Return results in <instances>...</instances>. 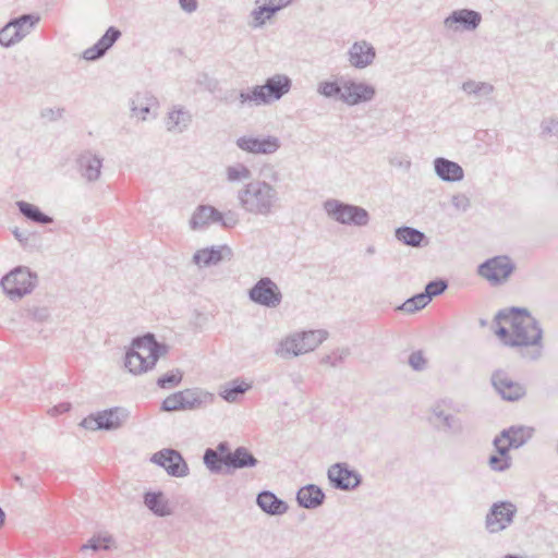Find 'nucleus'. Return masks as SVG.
Returning <instances> with one entry per match:
<instances>
[{"label": "nucleus", "mask_w": 558, "mask_h": 558, "mask_svg": "<svg viewBox=\"0 0 558 558\" xmlns=\"http://www.w3.org/2000/svg\"><path fill=\"white\" fill-rule=\"evenodd\" d=\"M452 206L460 211H466L471 206V201L465 194H456L451 197Z\"/></svg>", "instance_id": "603ef678"}, {"label": "nucleus", "mask_w": 558, "mask_h": 558, "mask_svg": "<svg viewBox=\"0 0 558 558\" xmlns=\"http://www.w3.org/2000/svg\"><path fill=\"white\" fill-rule=\"evenodd\" d=\"M535 429L524 425H512L501 430V437L510 442L513 449L524 446L534 435Z\"/></svg>", "instance_id": "7c9ffc66"}, {"label": "nucleus", "mask_w": 558, "mask_h": 558, "mask_svg": "<svg viewBox=\"0 0 558 558\" xmlns=\"http://www.w3.org/2000/svg\"><path fill=\"white\" fill-rule=\"evenodd\" d=\"M121 36L122 33L118 27L109 26L105 34L92 47L83 51V59L86 61H97L101 59Z\"/></svg>", "instance_id": "412c9836"}, {"label": "nucleus", "mask_w": 558, "mask_h": 558, "mask_svg": "<svg viewBox=\"0 0 558 558\" xmlns=\"http://www.w3.org/2000/svg\"><path fill=\"white\" fill-rule=\"evenodd\" d=\"M183 380V372L174 368L158 377L156 384L161 389H170L179 386Z\"/></svg>", "instance_id": "a19ab883"}, {"label": "nucleus", "mask_w": 558, "mask_h": 558, "mask_svg": "<svg viewBox=\"0 0 558 558\" xmlns=\"http://www.w3.org/2000/svg\"><path fill=\"white\" fill-rule=\"evenodd\" d=\"M430 303V301L427 298V294L425 292H420L411 298L407 299L401 305H399L396 310L402 311L409 314H413L420 310H423L425 306H427Z\"/></svg>", "instance_id": "58836bf2"}, {"label": "nucleus", "mask_w": 558, "mask_h": 558, "mask_svg": "<svg viewBox=\"0 0 558 558\" xmlns=\"http://www.w3.org/2000/svg\"><path fill=\"white\" fill-rule=\"evenodd\" d=\"M348 353H349L348 350L333 351L331 354H327V355L323 356L320 360V363L329 364L335 367L343 362V360L348 355Z\"/></svg>", "instance_id": "8fccbe9b"}, {"label": "nucleus", "mask_w": 558, "mask_h": 558, "mask_svg": "<svg viewBox=\"0 0 558 558\" xmlns=\"http://www.w3.org/2000/svg\"><path fill=\"white\" fill-rule=\"evenodd\" d=\"M143 504L156 517L165 518L172 514L169 499L162 490H147L143 494Z\"/></svg>", "instance_id": "c85d7f7f"}, {"label": "nucleus", "mask_w": 558, "mask_h": 558, "mask_svg": "<svg viewBox=\"0 0 558 558\" xmlns=\"http://www.w3.org/2000/svg\"><path fill=\"white\" fill-rule=\"evenodd\" d=\"M236 199L240 207L247 214L268 217L277 207L279 193L265 180H253L238 191Z\"/></svg>", "instance_id": "20e7f679"}, {"label": "nucleus", "mask_w": 558, "mask_h": 558, "mask_svg": "<svg viewBox=\"0 0 558 558\" xmlns=\"http://www.w3.org/2000/svg\"><path fill=\"white\" fill-rule=\"evenodd\" d=\"M488 465L493 471L505 472L511 466V459L492 454L488 458Z\"/></svg>", "instance_id": "de8ad7c7"}, {"label": "nucleus", "mask_w": 558, "mask_h": 558, "mask_svg": "<svg viewBox=\"0 0 558 558\" xmlns=\"http://www.w3.org/2000/svg\"><path fill=\"white\" fill-rule=\"evenodd\" d=\"M111 536H100V535H94L90 537L85 544L81 546V550H94L98 551L100 549H108L109 547L106 545L111 541Z\"/></svg>", "instance_id": "a18cd8bd"}, {"label": "nucleus", "mask_w": 558, "mask_h": 558, "mask_svg": "<svg viewBox=\"0 0 558 558\" xmlns=\"http://www.w3.org/2000/svg\"><path fill=\"white\" fill-rule=\"evenodd\" d=\"M434 171L444 182H460L464 178L463 168L456 161L445 157H437L433 161Z\"/></svg>", "instance_id": "bb28decb"}, {"label": "nucleus", "mask_w": 558, "mask_h": 558, "mask_svg": "<svg viewBox=\"0 0 558 558\" xmlns=\"http://www.w3.org/2000/svg\"><path fill=\"white\" fill-rule=\"evenodd\" d=\"M4 522H5V512L4 510L0 507V527H2L4 525Z\"/></svg>", "instance_id": "0e129e2a"}, {"label": "nucleus", "mask_w": 558, "mask_h": 558, "mask_svg": "<svg viewBox=\"0 0 558 558\" xmlns=\"http://www.w3.org/2000/svg\"><path fill=\"white\" fill-rule=\"evenodd\" d=\"M480 324H481V326H483V327H484V326H486V320H485V319H481V320H480Z\"/></svg>", "instance_id": "338daca9"}, {"label": "nucleus", "mask_w": 558, "mask_h": 558, "mask_svg": "<svg viewBox=\"0 0 558 558\" xmlns=\"http://www.w3.org/2000/svg\"><path fill=\"white\" fill-rule=\"evenodd\" d=\"M268 2L277 7L276 9L278 11H281L282 9L289 7L293 0H268Z\"/></svg>", "instance_id": "680f3d73"}, {"label": "nucleus", "mask_w": 558, "mask_h": 558, "mask_svg": "<svg viewBox=\"0 0 558 558\" xmlns=\"http://www.w3.org/2000/svg\"><path fill=\"white\" fill-rule=\"evenodd\" d=\"M541 136L544 138L558 137V119L546 118L541 122Z\"/></svg>", "instance_id": "49530a36"}, {"label": "nucleus", "mask_w": 558, "mask_h": 558, "mask_svg": "<svg viewBox=\"0 0 558 558\" xmlns=\"http://www.w3.org/2000/svg\"><path fill=\"white\" fill-rule=\"evenodd\" d=\"M236 146L248 154L270 155L280 148V141L272 135L258 136H241L235 142Z\"/></svg>", "instance_id": "aec40b11"}, {"label": "nucleus", "mask_w": 558, "mask_h": 558, "mask_svg": "<svg viewBox=\"0 0 558 558\" xmlns=\"http://www.w3.org/2000/svg\"><path fill=\"white\" fill-rule=\"evenodd\" d=\"M215 395L202 388H187L175 391L162 400L160 410L163 412L193 411L211 404Z\"/></svg>", "instance_id": "423d86ee"}, {"label": "nucleus", "mask_w": 558, "mask_h": 558, "mask_svg": "<svg viewBox=\"0 0 558 558\" xmlns=\"http://www.w3.org/2000/svg\"><path fill=\"white\" fill-rule=\"evenodd\" d=\"M76 166L78 172L86 181L95 182L100 177L102 159L90 151H84L76 158Z\"/></svg>", "instance_id": "a878e982"}, {"label": "nucleus", "mask_w": 558, "mask_h": 558, "mask_svg": "<svg viewBox=\"0 0 558 558\" xmlns=\"http://www.w3.org/2000/svg\"><path fill=\"white\" fill-rule=\"evenodd\" d=\"M482 22V14L472 9H459L452 11L444 21L447 28L458 31L459 26L464 31H475Z\"/></svg>", "instance_id": "4be33fe9"}, {"label": "nucleus", "mask_w": 558, "mask_h": 558, "mask_svg": "<svg viewBox=\"0 0 558 558\" xmlns=\"http://www.w3.org/2000/svg\"><path fill=\"white\" fill-rule=\"evenodd\" d=\"M248 299L267 308L277 307L282 301V293L277 283L269 277H263L247 292Z\"/></svg>", "instance_id": "4468645a"}, {"label": "nucleus", "mask_w": 558, "mask_h": 558, "mask_svg": "<svg viewBox=\"0 0 558 558\" xmlns=\"http://www.w3.org/2000/svg\"><path fill=\"white\" fill-rule=\"evenodd\" d=\"M203 462L211 474L232 475L242 469H252L258 465V459L244 446L231 450L228 441H220L215 448H207L203 454Z\"/></svg>", "instance_id": "f03ea898"}, {"label": "nucleus", "mask_w": 558, "mask_h": 558, "mask_svg": "<svg viewBox=\"0 0 558 558\" xmlns=\"http://www.w3.org/2000/svg\"><path fill=\"white\" fill-rule=\"evenodd\" d=\"M241 89L240 90H236V89H229L227 90L223 96L220 97V100L227 105H231L233 104L234 101H239V107L242 108L243 106L241 105Z\"/></svg>", "instance_id": "5fc2aeb1"}, {"label": "nucleus", "mask_w": 558, "mask_h": 558, "mask_svg": "<svg viewBox=\"0 0 558 558\" xmlns=\"http://www.w3.org/2000/svg\"><path fill=\"white\" fill-rule=\"evenodd\" d=\"M461 89L469 95L482 98L490 96L494 92V86L490 83L469 80L462 84Z\"/></svg>", "instance_id": "ea45409f"}, {"label": "nucleus", "mask_w": 558, "mask_h": 558, "mask_svg": "<svg viewBox=\"0 0 558 558\" xmlns=\"http://www.w3.org/2000/svg\"><path fill=\"white\" fill-rule=\"evenodd\" d=\"M395 236L402 244H422L426 240L424 232L408 226L397 228Z\"/></svg>", "instance_id": "c9c22d12"}, {"label": "nucleus", "mask_w": 558, "mask_h": 558, "mask_svg": "<svg viewBox=\"0 0 558 558\" xmlns=\"http://www.w3.org/2000/svg\"><path fill=\"white\" fill-rule=\"evenodd\" d=\"M409 365L412 367V369L416 372H421L425 369L427 360L423 355L422 351H414L409 355L408 360Z\"/></svg>", "instance_id": "09e8293b"}, {"label": "nucleus", "mask_w": 558, "mask_h": 558, "mask_svg": "<svg viewBox=\"0 0 558 558\" xmlns=\"http://www.w3.org/2000/svg\"><path fill=\"white\" fill-rule=\"evenodd\" d=\"M299 380H300V376H299V375H298V376H295V378H293V381H294L295 384H296V383H299Z\"/></svg>", "instance_id": "774afa93"}, {"label": "nucleus", "mask_w": 558, "mask_h": 558, "mask_svg": "<svg viewBox=\"0 0 558 558\" xmlns=\"http://www.w3.org/2000/svg\"><path fill=\"white\" fill-rule=\"evenodd\" d=\"M252 388V385L245 383L240 378H235L229 383H227L221 390L219 391V396L227 402H235L240 396L244 395Z\"/></svg>", "instance_id": "f704fd0d"}, {"label": "nucleus", "mask_w": 558, "mask_h": 558, "mask_svg": "<svg viewBox=\"0 0 558 558\" xmlns=\"http://www.w3.org/2000/svg\"><path fill=\"white\" fill-rule=\"evenodd\" d=\"M494 323L497 325L495 335L507 347L529 348L533 350L527 356L531 361L541 357L543 351V328L541 323L526 307L510 306L499 310Z\"/></svg>", "instance_id": "f257e3e1"}, {"label": "nucleus", "mask_w": 558, "mask_h": 558, "mask_svg": "<svg viewBox=\"0 0 558 558\" xmlns=\"http://www.w3.org/2000/svg\"><path fill=\"white\" fill-rule=\"evenodd\" d=\"M375 254V246H367L365 255H373Z\"/></svg>", "instance_id": "69168bd1"}, {"label": "nucleus", "mask_w": 558, "mask_h": 558, "mask_svg": "<svg viewBox=\"0 0 558 558\" xmlns=\"http://www.w3.org/2000/svg\"><path fill=\"white\" fill-rule=\"evenodd\" d=\"M199 85H204L209 92H214L218 86V81L210 77L207 73H201L197 78Z\"/></svg>", "instance_id": "864d4df0"}, {"label": "nucleus", "mask_w": 558, "mask_h": 558, "mask_svg": "<svg viewBox=\"0 0 558 558\" xmlns=\"http://www.w3.org/2000/svg\"><path fill=\"white\" fill-rule=\"evenodd\" d=\"M129 412L124 408L113 407L84 417L81 426L89 430H114L128 420Z\"/></svg>", "instance_id": "9b49d317"}, {"label": "nucleus", "mask_w": 558, "mask_h": 558, "mask_svg": "<svg viewBox=\"0 0 558 558\" xmlns=\"http://www.w3.org/2000/svg\"><path fill=\"white\" fill-rule=\"evenodd\" d=\"M256 505L263 512L271 517L282 515L289 509L288 504L271 490L259 492L256 496Z\"/></svg>", "instance_id": "cd10ccee"}, {"label": "nucleus", "mask_w": 558, "mask_h": 558, "mask_svg": "<svg viewBox=\"0 0 558 558\" xmlns=\"http://www.w3.org/2000/svg\"><path fill=\"white\" fill-rule=\"evenodd\" d=\"M15 239L23 243L28 240V233L26 231H20L17 228L13 231Z\"/></svg>", "instance_id": "e2e57ef3"}, {"label": "nucleus", "mask_w": 558, "mask_h": 558, "mask_svg": "<svg viewBox=\"0 0 558 558\" xmlns=\"http://www.w3.org/2000/svg\"><path fill=\"white\" fill-rule=\"evenodd\" d=\"M514 270L515 264L508 255H496L481 263L476 271L490 286L497 287L507 282Z\"/></svg>", "instance_id": "9d476101"}, {"label": "nucleus", "mask_w": 558, "mask_h": 558, "mask_svg": "<svg viewBox=\"0 0 558 558\" xmlns=\"http://www.w3.org/2000/svg\"><path fill=\"white\" fill-rule=\"evenodd\" d=\"M295 499L299 507L314 510L324 505L326 494L318 485L306 484L298 489Z\"/></svg>", "instance_id": "393cba45"}, {"label": "nucleus", "mask_w": 558, "mask_h": 558, "mask_svg": "<svg viewBox=\"0 0 558 558\" xmlns=\"http://www.w3.org/2000/svg\"><path fill=\"white\" fill-rule=\"evenodd\" d=\"M271 3H264L252 10L253 27H262L267 21L271 20L279 11Z\"/></svg>", "instance_id": "e433bc0d"}, {"label": "nucleus", "mask_w": 558, "mask_h": 558, "mask_svg": "<svg viewBox=\"0 0 558 558\" xmlns=\"http://www.w3.org/2000/svg\"><path fill=\"white\" fill-rule=\"evenodd\" d=\"M501 440H505L502 437H501V433L495 437L493 444H494V447L496 449V456H500V457H504V458H507V459H511L510 454H509V451L513 449L512 446H510V442L507 441V444H504L501 445Z\"/></svg>", "instance_id": "3c124183"}, {"label": "nucleus", "mask_w": 558, "mask_h": 558, "mask_svg": "<svg viewBox=\"0 0 558 558\" xmlns=\"http://www.w3.org/2000/svg\"><path fill=\"white\" fill-rule=\"evenodd\" d=\"M292 80L286 74H275L266 78L263 85L241 89L242 106L269 105L281 99L290 92Z\"/></svg>", "instance_id": "39448f33"}, {"label": "nucleus", "mask_w": 558, "mask_h": 558, "mask_svg": "<svg viewBox=\"0 0 558 558\" xmlns=\"http://www.w3.org/2000/svg\"><path fill=\"white\" fill-rule=\"evenodd\" d=\"M180 8L186 13H193L198 8L197 0H179Z\"/></svg>", "instance_id": "4d7b16f0"}, {"label": "nucleus", "mask_w": 558, "mask_h": 558, "mask_svg": "<svg viewBox=\"0 0 558 558\" xmlns=\"http://www.w3.org/2000/svg\"><path fill=\"white\" fill-rule=\"evenodd\" d=\"M449 287V282L445 278H435L428 281L424 288L425 294H427L428 300H432L436 296H439L446 292Z\"/></svg>", "instance_id": "37998d69"}, {"label": "nucleus", "mask_w": 558, "mask_h": 558, "mask_svg": "<svg viewBox=\"0 0 558 558\" xmlns=\"http://www.w3.org/2000/svg\"><path fill=\"white\" fill-rule=\"evenodd\" d=\"M38 283V276L26 266H16L5 274L0 286L10 300H21L31 294Z\"/></svg>", "instance_id": "0eeeda50"}, {"label": "nucleus", "mask_w": 558, "mask_h": 558, "mask_svg": "<svg viewBox=\"0 0 558 558\" xmlns=\"http://www.w3.org/2000/svg\"><path fill=\"white\" fill-rule=\"evenodd\" d=\"M150 461L173 477H184L189 474V465L180 451L172 448H165L155 452Z\"/></svg>", "instance_id": "2eb2a0df"}, {"label": "nucleus", "mask_w": 558, "mask_h": 558, "mask_svg": "<svg viewBox=\"0 0 558 558\" xmlns=\"http://www.w3.org/2000/svg\"><path fill=\"white\" fill-rule=\"evenodd\" d=\"M490 380L497 393L505 401L515 402L524 398L526 395L525 386L511 379L508 373L504 369H496L492 374Z\"/></svg>", "instance_id": "dca6fc26"}, {"label": "nucleus", "mask_w": 558, "mask_h": 558, "mask_svg": "<svg viewBox=\"0 0 558 558\" xmlns=\"http://www.w3.org/2000/svg\"><path fill=\"white\" fill-rule=\"evenodd\" d=\"M347 54L350 65L354 69L362 70L374 62L376 50L371 43L360 40L352 44Z\"/></svg>", "instance_id": "5701e85b"}, {"label": "nucleus", "mask_w": 558, "mask_h": 558, "mask_svg": "<svg viewBox=\"0 0 558 558\" xmlns=\"http://www.w3.org/2000/svg\"><path fill=\"white\" fill-rule=\"evenodd\" d=\"M343 100L349 107L372 101L376 96V88L366 82L347 78L343 81Z\"/></svg>", "instance_id": "a211bd4d"}, {"label": "nucleus", "mask_w": 558, "mask_h": 558, "mask_svg": "<svg viewBox=\"0 0 558 558\" xmlns=\"http://www.w3.org/2000/svg\"><path fill=\"white\" fill-rule=\"evenodd\" d=\"M232 255L230 246H205L194 253L193 262L199 268L211 267L225 258L230 259Z\"/></svg>", "instance_id": "b1692460"}, {"label": "nucleus", "mask_w": 558, "mask_h": 558, "mask_svg": "<svg viewBox=\"0 0 558 558\" xmlns=\"http://www.w3.org/2000/svg\"><path fill=\"white\" fill-rule=\"evenodd\" d=\"M446 400L437 401L430 409L432 417L429 423L434 425L436 429L444 430L452 435H461L464 430L462 421L445 411Z\"/></svg>", "instance_id": "6ab92c4d"}, {"label": "nucleus", "mask_w": 558, "mask_h": 558, "mask_svg": "<svg viewBox=\"0 0 558 558\" xmlns=\"http://www.w3.org/2000/svg\"><path fill=\"white\" fill-rule=\"evenodd\" d=\"M158 107L157 99L148 94H136L131 100V112L133 116H140L145 121L150 111Z\"/></svg>", "instance_id": "473e14b6"}, {"label": "nucleus", "mask_w": 558, "mask_h": 558, "mask_svg": "<svg viewBox=\"0 0 558 558\" xmlns=\"http://www.w3.org/2000/svg\"><path fill=\"white\" fill-rule=\"evenodd\" d=\"M40 21V16L36 13L22 14L10 21L15 26V31H19L21 39H23Z\"/></svg>", "instance_id": "4c0bfd02"}, {"label": "nucleus", "mask_w": 558, "mask_h": 558, "mask_svg": "<svg viewBox=\"0 0 558 558\" xmlns=\"http://www.w3.org/2000/svg\"><path fill=\"white\" fill-rule=\"evenodd\" d=\"M327 337L328 331L324 329L295 332L280 342L276 353L282 357L299 356L315 350Z\"/></svg>", "instance_id": "6e6552de"}, {"label": "nucleus", "mask_w": 558, "mask_h": 558, "mask_svg": "<svg viewBox=\"0 0 558 558\" xmlns=\"http://www.w3.org/2000/svg\"><path fill=\"white\" fill-rule=\"evenodd\" d=\"M71 408H72L71 403L62 402V403H59L58 405L53 407L52 411L56 414H62V413L69 412L71 410Z\"/></svg>", "instance_id": "052dcab7"}, {"label": "nucleus", "mask_w": 558, "mask_h": 558, "mask_svg": "<svg viewBox=\"0 0 558 558\" xmlns=\"http://www.w3.org/2000/svg\"><path fill=\"white\" fill-rule=\"evenodd\" d=\"M13 23L8 22L0 29V45L2 47H11L22 40L19 31H15Z\"/></svg>", "instance_id": "c03bdc74"}, {"label": "nucleus", "mask_w": 558, "mask_h": 558, "mask_svg": "<svg viewBox=\"0 0 558 558\" xmlns=\"http://www.w3.org/2000/svg\"><path fill=\"white\" fill-rule=\"evenodd\" d=\"M19 213L27 220L28 222L38 225V226H48L53 222V217L44 213L39 206L28 203L26 201H17L15 203Z\"/></svg>", "instance_id": "c756f323"}, {"label": "nucleus", "mask_w": 558, "mask_h": 558, "mask_svg": "<svg viewBox=\"0 0 558 558\" xmlns=\"http://www.w3.org/2000/svg\"><path fill=\"white\" fill-rule=\"evenodd\" d=\"M262 174L266 179H269L272 182H278L279 181V173L271 166L263 168L262 169Z\"/></svg>", "instance_id": "bf43d9fd"}, {"label": "nucleus", "mask_w": 558, "mask_h": 558, "mask_svg": "<svg viewBox=\"0 0 558 558\" xmlns=\"http://www.w3.org/2000/svg\"><path fill=\"white\" fill-rule=\"evenodd\" d=\"M31 316L34 320L45 322L49 317V311L47 307H35L29 311Z\"/></svg>", "instance_id": "6e6d98bb"}, {"label": "nucleus", "mask_w": 558, "mask_h": 558, "mask_svg": "<svg viewBox=\"0 0 558 558\" xmlns=\"http://www.w3.org/2000/svg\"><path fill=\"white\" fill-rule=\"evenodd\" d=\"M234 220L225 218V215L211 205H198L189 221L190 228L194 231L203 230L210 225L231 227Z\"/></svg>", "instance_id": "f3484780"}, {"label": "nucleus", "mask_w": 558, "mask_h": 558, "mask_svg": "<svg viewBox=\"0 0 558 558\" xmlns=\"http://www.w3.org/2000/svg\"><path fill=\"white\" fill-rule=\"evenodd\" d=\"M327 478L332 488L342 492H352L363 483L361 473L347 462H337L329 466Z\"/></svg>", "instance_id": "ddd939ff"}, {"label": "nucleus", "mask_w": 558, "mask_h": 558, "mask_svg": "<svg viewBox=\"0 0 558 558\" xmlns=\"http://www.w3.org/2000/svg\"><path fill=\"white\" fill-rule=\"evenodd\" d=\"M169 352L166 342H159L153 332L134 337L125 351L124 366L133 375L153 369L158 360Z\"/></svg>", "instance_id": "7ed1b4c3"}, {"label": "nucleus", "mask_w": 558, "mask_h": 558, "mask_svg": "<svg viewBox=\"0 0 558 558\" xmlns=\"http://www.w3.org/2000/svg\"><path fill=\"white\" fill-rule=\"evenodd\" d=\"M226 175L227 180L233 183L250 180L252 178V171L244 163H236L234 166L227 167Z\"/></svg>", "instance_id": "79ce46f5"}, {"label": "nucleus", "mask_w": 558, "mask_h": 558, "mask_svg": "<svg viewBox=\"0 0 558 558\" xmlns=\"http://www.w3.org/2000/svg\"><path fill=\"white\" fill-rule=\"evenodd\" d=\"M517 506L509 500L494 502L485 515V529L489 534H496L508 529L517 515Z\"/></svg>", "instance_id": "f8f14e48"}, {"label": "nucleus", "mask_w": 558, "mask_h": 558, "mask_svg": "<svg viewBox=\"0 0 558 558\" xmlns=\"http://www.w3.org/2000/svg\"><path fill=\"white\" fill-rule=\"evenodd\" d=\"M343 81H345L344 76H339L336 80H325L317 84V93L318 95L333 100H339L342 102L343 100Z\"/></svg>", "instance_id": "72a5a7b5"}, {"label": "nucleus", "mask_w": 558, "mask_h": 558, "mask_svg": "<svg viewBox=\"0 0 558 558\" xmlns=\"http://www.w3.org/2000/svg\"><path fill=\"white\" fill-rule=\"evenodd\" d=\"M323 207L330 219L341 225L363 227L369 221L368 211L357 205L329 198L324 202Z\"/></svg>", "instance_id": "1a4fd4ad"}, {"label": "nucleus", "mask_w": 558, "mask_h": 558, "mask_svg": "<svg viewBox=\"0 0 558 558\" xmlns=\"http://www.w3.org/2000/svg\"><path fill=\"white\" fill-rule=\"evenodd\" d=\"M63 111H64V109L53 110L51 108H46L41 111V117L47 118L50 121H57L58 119H60L62 117Z\"/></svg>", "instance_id": "13d9d810"}, {"label": "nucleus", "mask_w": 558, "mask_h": 558, "mask_svg": "<svg viewBox=\"0 0 558 558\" xmlns=\"http://www.w3.org/2000/svg\"><path fill=\"white\" fill-rule=\"evenodd\" d=\"M192 122V116L184 108L179 107L168 113L166 128L169 132L182 133Z\"/></svg>", "instance_id": "2f4dec72"}]
</instances>
